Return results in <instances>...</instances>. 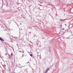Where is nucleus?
<instances>
[{
	"label": "nucleus",
	"mask_w": 73,
	"mask_h": 73,
	"mask_svg": "<svg viewBox=\"0 0 73 73\" xmlns=\"http://www.w3.org/2000/svg\"><path fill=\"white\" fill-rule=\"evenodd\" d=\"M0 40L2 41H4V40L3 39L1 38L0 37Z\"/></svg>",
	"instance_id": "f257e3e1"
},
{
	"label": "nucleus",
	"mask_w": 73,
	"mask_h": 73,
	"mask_svg": "<svg viewBox=\"0 0 73 73\" xmlns=\"http://www.w3.org/2000/svg\"><path fill=\"white\" fill-rule=\"evenodd\" d=\"M49 68H47V69L46 70V73H47L48 72V71L49 70Z\"/></svg>",
	"instance_id": "f03ea898"
},
{
	"label": "nucleus",
	"mask_w": 73,
	"mask_h": 73,
	"mask_svg": "<svg viewBox=\"0 0 73 73\" xmlns=\"http://www.w3.org/2000/svg\"><path fill=\"white\" fill-rule=\"evenodd\" d=\"M22 52L21 51H19V52H22V53H24V50H22Z\"/></svg>",
	"instance_id": "7ed1b4c3"
},
{
	"label": "nucleus",
	"mask_w": 73,
	"mask_h": 73,
	"mask_svg": "<svg viewBox=\"0 0 73 73\" xmlns=\"http://www.w3.org/2000/svg\"><path fill=\"white\" fill-rule=\"evenodd\" d=\"M30 55L31 56V57H32L33 55L32 54H30Z\"/></svg>",
	"instance_id": "20e7f679"
},
{
	"label": "nucleus",
	"mask_w": 73,
	"mask_h": 73,
	"mask_svg": "<svg viewBox=\"0 0 73 73\" xmlns=\"http://www.w3.org/2000/svg\"><path fill=\"white\" fill-rule=\"evenodd\" d=\"M23 57H24V55H23L22 56H21V57L23 58Z\"/></svg>",
	"instance_id": "39448f33"
},
{
	"label": "nucleus",
	"mask_w": 73,
	"mask_h": 73,
	"mask_svg": "<svg viewBox=\"0 0 73 73\" xmlns=\"http://www.w3.org/2000/svg\"><path fill=\"white\" fill-rule=\"evenodd\" d=\"M11 56H13L12 53H11Z\"/></svg>",
	"instance_id": "423d86ee"
},
{
	"label": "nucleus",
	"mask_w": 73,
	"mask_h": 73,
	"mask_svg": "<svg viewBox=\"0 0 73 73\" xmlns=\"http://www.w3.org/2000/svg\"><path fill=\"white\" fill-rule=\"evenodd\" d=\"M65 25L66 26V24H65Z\"/></svg>",
	"instance_id": "0eeeda50"
},
{
	"label": "nucleus",
	"mask_w": 73,
	"mask_h": 73,
	"mask_svg": "<svg viewBox=\"0 0 73 73\" xmlns=\"http://www.w3.org/2000/svg\"><path fill=\"white\" fill-rule=\"evenodd\" d=\"M68 19H65V20H67Z\"/></svg>",
	"instance_id": "6e6552de"
},
{
	"label": "nucleus",
	"mask_w": 73,
	"mask_h": 73,
	"mask_svg": "<svg viewBox=\"0 0 73 73\" xmlns=\"http://www.w3.org/2000/svg\"><path fill=\"white\" fill-rule=\"evenodd\" d=\"M65 14H64V16H65Z\"/></svg>",
	"instance_id": "1a4fd4ad"
},
{
	"label": "nucleus",
	"mask_w": 73,
	"mask_h": 73,
	"mask_svg": "<svg viewBox=\"0 0 73 73\" xmlns=\"http://www.w3.org/2000/svg\"><path fill=\"white\" fill-rule=\"evenodd\" d=\"M51 52V51H50V52Z\"/></svg>",
	"instance_id": "9d476101"
},
{
	"label": "nucleus",
	"mask_w": 73,
	"mask_h": 73,
	"mask_svg": "<svg viewBox=\"0 0 73 73\" xmlns=\"http://www.w3.org/2000/svg\"><path fill=\"white\" fill-rule=\"evenodd\" d=\"M6 62H7V61H6Z\"/></svg>",
	"instance_id": "9b49d317"
},
{
	"label": "nucleus",
	"mask_w": 73,
	"mask_h": 73,
	"mask_svg": "<svg viewBox=\"0 0 73 73\" xmlns=\"http://www.w3.org/2000/svg\"><path fill=\"white\" fill-rule=\"evenodd\" d=\"M47 37H48V36H47Z\"/></svg>",
	"instance_id": "f8f14e48"
}]
</instances>
